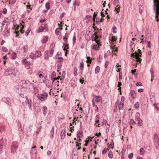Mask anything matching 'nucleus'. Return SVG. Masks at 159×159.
Segmentation results:
<instances>
[{
	"label": "nucleus",
	"mask_w": 159,
	"mask_h": 159,
	"mask_svg": "<svg viewBox=\"0 0 159 159\" xmlns=\"http://www.w3.org/2000/svg\"><path fill=\"white\" fill-rule=\"evenodd\" d=\"M154 2V11L155 13V18L157 21H158L159 20L158 18L159 13V0H153Z\"/></svg>",
	"instance_id": "obj_1"
},
{
	"label": "nucleus",
	"mask_w": 159,
	"mask_h": 159,
	"mask_svg": "<svg viewBox=\"0 0 159 159\" xmlns=\"http://www.w3.org/2000/svg\"><path fill=\"white\" fill-rule=\"evenodd\" d=\"M16 72L15 70L7 69L5 70L4 75H10L12 78L14 79V77L16 76Z\"/></svg>",
	"instance_id": "obj_2"
},
{
	"label": "nucleus",
	"mask_w": 159,
	"mask_h": 159,
	"mask_svg": "<svg viewBox=\"0 0 159 159\" xmlns=\"http://www.w3.org/2000/svg\"><path fill=\"white\" fill-rule=\"evenodd\" d=\"M132 57L134 58H135L136 60L137 61L140 62L141 60L140 58L142 55L141 51L138 49V52H135V53L132 54Z\"/></svg>",
	"instance_id": "obj_3"
},
{
	"label": "nucleus",
	"mask_w": 159,
	"mask_h": 159,
	"mask_svg": "<svg viewBox=\"0 0 159 159\" xmlns=\"http://www.w3.org/2000/svg\"><path fill=\"white\" fill-rule=\"evenodd\" d=\"M30 83L28 81L25 80H21L20 82V84L22 89H26V88L29 87Z\"/></svg>",
	"instance_id": "obj_4"
},
{
	"label": "nucleus",
	"mask_w": 159,
	"mask_h": 159,
	"mask_svg": "<svg viewBox=\"0 0 159 159\" xmlns=\"http://www.w3.org/2000/svg\"><path fill=\"white\" fill-rule=\"evenodd\" d=\"M7 144V141L6 139H3L2 138H0V152L5 148Z\"/></svg>",
	"instance_id": "obj_5"
},
{
	"label": "nucleus",
	"mask_w": 159,
	"mask_h": 159,
	"mask_svg": "<svg viewBox=\"0 0 159 159\" xmlns=\"http://www.w3.org/2000/svg\"><path fill=\"white\" fill-rule=\"evenodd\" d=\"M2 102L9 106H12L14 103V100L8 98L4 97L2 99Z\"/></svg>",
	"instance_id": "obj_6"
},
{
	"label": "nucleus",
	"mask_w": 159,
	"mask_h": 159,
	"mask_svg": "<svg viewBox=\"0 0 159 159\" xmlns=\"http://www.w3.org/2000/svg\"><path fill=\"white\" fill-rule=\"evenodd\" d=\"M18 143L16 142H13L11 147V153H14L17 149L18 146Z\"/></svg>",
	"instance_id": "obj_7"
},
{
	"label": "nucleus",
	"mask_w": 159,
	"mask_h": 159,
	"mask_svg": "<svg viewBox=\"0 0 159 159\" xmlns=\"http://www.w3.org/2000/svg\"><path fill=\"white\" fill-rule=\"evenodd\" d=\"M154 144L157 148H159V139L157 133H155L153 137Z\"/></svg>",
	"instance_id": "obj_8"
},
{
	"label": "nucleus",
	"mask_w": 159,
	"mask_h": 159,
	"mask_svg": "<svg viewBox=\"0 0 159 159\" xmlns=\"http://www.w3.org/2000/svg\"><path fill=\"white\" fill-rule=\"evenodd\" d=\"M48 96V94L46 93H44L43 94H38V98L41 101H45L47 99Z\"/></svg>",
	"instance_id": "obj_9"
},
{
	"label": "nucleus",
	"mask_w": 159,
	"mask_h": 159,
	"mask_svg": "<svg viewBox=\"0 0 159 159\" xmlns=\"http://www.w3.org/2000/svg\"><path fill=\"white\" fill-rule=\"evenodd\" d=\"M9 129L8 125H2L0 127V133L1 134H4L5 131H7Z\"/></svg>",
	"instance_id": "obj_10"
},
{
	"label": "nucleus",
	"mask_w": 159,
	"mask_h": 159,
	"mask_svg": "<svg viewBox=\"0 0 159 159\" xmlns=\"http://www.w3.org/2000/svg\"><path fill=\"white\" fill-rule=\"evenodd\" d=\"M25 103L26 105L27 106L29 107V109L31 111H32V101L31 100L28 99L27 97H26Z\"/></svg>",
	"instance_id": "obj_11"
},
{
	"label": "nucleus",
	"mask_w": 159,
	"mask_h": 159,
	"mask_svg": "<svg viewBox=\"0 0 159 159\" xmlns=\"http://www.w3.org/2000/svg\"><path fill=\"white\" fill-rule=\"evenodd\" d=\"M150 99L152 103H154L155 102V97L154 94L153 93L150 94Z\"/></svg>",
	"instance_id": "obj_12"
},
{
	"label": "nucleus",
	"mask_w": 159,
	"mask_h": 159,
	"mask_svg": "<svg viewBox=\"0 0 159 159\" xmlns=\"http://www.w3.org/2000/svg\"><path fill=\"white\" fill-rule=\"evenodd\" d=\"M23 89L19 85H16L14 88V90L17 93H19L20 91H22Z\"/></svg>",
	"instance_id": "obj_13"
},
{
	"label": "nucleus",
	"mask_w": 159,
	"mask_h": 159,
	"mask_svg": "<svg viewBox=\"0 0 159 159\" xmlns=\"http://www.w3.org/2000/svg\"><path fill=\"white\" fill-rule=\"evenodd\" d=\"M22 125L20 122L18 121L17 122L18 129L20 134H21L23 133L22 129L21 128Z\"/></svg>",
	"instance_id": "obj_14"
},
{
	"label": "nucleus",
	"mask_w": 159,
	"mask_h": 159,
	"mask_svg": "<svg viewBox=\"0 0 159 159\" xmlns=\"http://www.w3.org/2000/svg\"><path fill=\"white\" fill-rule=\"evenodd\" d=\"M42 111L43 115L44 116H45L48 112V108L46 106H44L43 107Z\"/></svg>",
	"instance_id": "obj_15"
},
{
	"label": "nucleus",
	"mask_w": 159,
	"mask_h": 159,
	"mask_svg": "<svg viewBox=\"0 0 159 159\" xmlns=\"http://www.w3.org/2000/svg\"><path fill=\"white\" fill-rule=\"evenodd\" d=\"M65 132H66V130L65 129H62L61 133V138L62 139H64L65 136Z\"/></svg>",
	"instance_id": "obj_16"
},
{
	"label": "nucleus",
	"mask_w": 159,
	"mask_h": 159,
	"mask_svg": "<svg viewBox=\"0 0 159 159\" xmlns=\"http://www.w3.org/2000/svg\"><path fill=\"white\" fill-rule=\"evenodd\" d=\"M98 34H98V33L97 32L94 33L93 34V36H95V38L94 39V40H95L96 39H98L99 38H100L101 37V36L100 34V33L99 32Z\"/></svg>",
	"instance_id": "obj_17"
},
{
	"label": "nucleus",
	"mask_w": 159,
	"mask_h": 159,
	"mask_svg": "<svg viewBox=\"0 0 159 159\" xmlns=\"http://www.w3.org/2000/svg\"><path fill=\"white\" fill-rule=\"evenodd\" d=\"M130 94L133 98H135L136 93L133 90H130Z\"/></svg>",
	"instance_id": "obj_18"
},
{
	"label": "nucleus",
	"mask_w": 159,
	"mask_h": 159,
	"mask_svg": "<svg viewBox=\"0 0 159 159\" xmlns=\"http://www.w3.org/2000/svg\"><path fill=\"white\" fill-rule=\"evenodd\" d=\"M49 52L48 51L46 50L45 52L44 59L45 60H47L49 59Z\"/></svg>",
	"instance_id": "obj_19"
},
{
	"label": "nucleus",
	"mask_w": 159,
	"mask_h": 159,
	"mask_svg": "<svg viewBox=\"0 0 159 159\" xmlns=\"http://www.w3.org/2000/svg\"><path fill=\"white\" fill-rule=\"evenodd\" d=\"M124 103L120 102L118 104V109L119 110H122L124 108Z\"/></svg>",
	"instance_id": "obj_20"
},
{
	"label": "nucleus",
	"mask_w": 159,
	"mask_h": 159,
	"mask_svg": "<svg viewBox=\"0 0 159 159\" xmlns=\"http://www.w3.org/2000/svg\"><path fill=\"white\" fill-rule=\"evenodd\" d=\"M102 99L99 96H96L95 98V101L97 102H101Z\"/></svg>",
	"instance_id": "obj_21"
},
{
	"label": "nucleus",
	"mask_w": 159,
	"mask_h": 159,
	"mask_svg": "<svg viewBox=\"0 0 159 159\" xmlns=\"http://www.w3.org/2000/svg\"><path fill=\"white\" fill-rule=\"evenodd\" d=\"M34 153H33L32 154H30V156L32 159H36V151H34Z\"/></svg>",
	"instance_id": "obj_22"
},
{
	"label": "nucleus",
	"mask_w": 159,
	"mask_h": 159,
	"mask_svg": "<svg viewBox=\"0 0 159 159\" xmlns=\"http://www.w3.org/2000/svg\"><path fill=\"white\" fill-rule=\"evenodd\" d=\"M141 119L140 118V115L139 113L137 112L135 114V119L137 121L138 120Z\"/></svg>",
	"instance_id": "obj_23"
},
{
	"label": "nucleus",
	"mask_w": 159,
	"mask_h": 159,
	"mask_svg": "<svg viewBox=\"0 0 159 159\" xmlns=\"http://www.w3.org/2000/svg\"><path fill=\"white\" fill-rule=\"evenodd\" d=\"M23 48L24 50V52L25 53H26V52H27L28 49V46L26 45H25L23 47Z\"/></svg>",
	"instance_id": "obj_24"
},
{
	"label": "nucleus",
	"mask_w": 159,
	"mask_h": 159,
	"mask_svg": "<svg viewBox=\"0 0 159 159\" xmlns=\"http://www.w3.org/2000/svg\"><path fill=\"white\" fill-rule=\"evenodd\" d=\"M30 57L32 59H35L36 58V54L31 53L30 55Z\"/></svg>",
	"instance_id": "obj_25"
},
{
	"label": "nucleus",
	"mask_w": 159,
	"mask_h": 159,
	"mask_svg": "<svg viewBox=\"0 0 159 159\" xmlns=\"http://www.w3.org/2000/svg\"><path fill=\"white\" fill-rule=\"evenodd\" d=\"M36 151V150L35 149V146L34 147H32L31 149V151L30 152V154H32L33 153H34V151Z\"/></svg>",
	"instance_id": "obj_26"
},
{
	"label": "nucleus",
	"mask_w": 159,
	"mask_h": 159,
	"mask_svg": "<svg viewBox=\"0 0 159 159\" xmlns=\"http://www.w3.org/2000/svg\"><path fill=\"white\" fill-rule=\"evenodd\" d=\"M136 124V122L134 121L133 119L130 120L129 122V124L130 125H134Z\"/></svg>",
	"instance_id": "obj_27"
},
{
	"label": "nucleus",
	"mask_w": 159,
	"mask_h": 159,
	"mask_svg": "<svg viewBox=\"0 0 159 159\" xmlns=\"http://www.w3.org/2000/svg\"><path fill=\"white\" fill-rule=\"evenodd\" d=\"M138 124L139 126H142L143 125V121L142 120L140 119L139 120H138Z\"/></svg>",
	"instance_id": "obj_28"
},
{
	"label": "nucleus",
	"mask_w": 159,
	"mask_h": 159,
	"mask_svg": "<svg viewBox=\"0 0 159 159\" xmlns=\"http://www.w3.org/2000/svg\"><path fill=\"white\" fill-rule=\"evenodd\" d=\"M140 154L141 155H143L145 152V151L143 148H141L140 149Z\"/></svg>",
	"instance_id": "obj_29"
},
{
	"label": "nucleus",
	"mask_w": 159,
	"mask_h": 159,
	"mask_svg": "<svg viewBox=\"0 0 159 159\" xmlns=\"http://www.w3.org/2000/svg\"><path fill=\"white\" fill-rule=\"evenodd\" d=\"M48 37L47 36H45L44 39L42 40V42L43 43H46L48 41Z\"/></svg>",
	"instance_id": "obj_30"
},
{
	"label": "nucleus",
	"mask_w": 159,
	"mask_h": 159,
	"mask_svg": "<svg viewBox=\"0 0 159 159\" xmlns=\"http://www.w3.org/2000/svg\"><path fill=\"white\" fill-rule=\"evenodd\" d=\"M100 70V67L99 66H96L95 69V73H96V74L98 73L99 72Z\"/></svg>",
	"instance_id": "obj_31"
},
{
	"label": "nucleus",
	"mask_w": 159,
	"mask_h": 159,
	"mask_svg": "<svg viewBox=\"0 0 159 159\" xmlns=\"http://www.w3.org/2000/svg\"><path fill=\"white\" fill-rule=\"evenodd\" d=\"M30 62H29L27 63H26L25 65V67L27 69H29L30 68Z\"/></svg>",
	"instance_id": "obj_32"
},
{
	"label": "nucleus",
	"mask_w": 159,
	"mask_h": 159,
	"mask_svg": "<svg viewBox=\"0 0 159 159\" xmlns=\"http://www.w3.org/2000/svg\"><path fill=\"white\" fill-rule=\"evenodd\" d=\"M68 36H69V34H67V33L65 34V36L63 37V40L65 41H66L67 40V37H68Z\"/></svg>",
	"instance_id": "obj_33"
},
{
	"label": "nucleus",
	"mask_w": 159,
	"mask_h": 159,
	"mask_svg": "<svg viewBox=\"0 0 159 159\" xmlns=\"http://www.w3.org/2000/svg\"><path fill=\"white\" fill-rule=\"evenodd\" d=\"M57 59V61L59 62H61L63 61V59L61 57H56Z\"/></svg>",
	"instance_id": "obj_34"
},
{
	"label": "nucleus",
	"mask_w": 159,
	"mask_h": 159,
	"mask_svg": "<svg viewBox=\"0 0 159 159\" xmlns=\"http://www.w3.org/2000/svg\"><path fill=\"white\" fill-rule=\"evenodd\" d=\"M84 63L83 62H80V69L83 70L84 69Z\"/></svg>",
	"instance_id": "obj_35"
},
{
	"label": "nucleus",
	"mask_w": 159,
	"mask_h": 159,
	"mask_svg": "<svg viewBox=\"0 0 159 159\" xmlns=\"http://www.w3.org/2000/svg\"><path fill=\"white\" fill-rule=\"evenodd\" d=\"M41 52L40 51H37L35 54H36V56L38 57H40L41 54Z\"/></svg>",
	"instance_id": "obj_36"
},
{
	"label": "nucleus",
	"mask_w": 159,
	"mask_h": 159,
	"mask_svg": "<svg viewBox=\"0 0 159 159\" xmlns=\"http://www.w3.org/2000/svg\"><path fill=\"white\" fill-rule=\"evenodd\" d=\"M87 60L86 61V62L87 63H89V64H90L92 62L91 60L90 59V57H87Z\"/></svg>",
	"instance_id": "obj_37"
},
{
	"label": "nucleus",
	"mask_w": 159,
	"mask_h": 159,
	"mask_svg": "<svg viewBox=\"0 0 159 159\" xmlns=\"http://www.w3.org/2000/svg\"><path fill=\"white\" fill-rule=\"evenodd\" d=\"M117 29L116 26L115 25H114L112 27V32L113 33H116V30Z\"/></svg>",
	"instance_id": "obj_38"
},
{
	"label": "nucleus",
	"mask_w": 159,
	"mask_h": 159,
	"mask_svg": "<svg viewBox=\"0 0 159 159\" xmlns=\"http://www.w3.org/2000/svg\"><path fill=\"white\" fill-rule=\"evenodd\" d=\"M76 38L75 36V33L74 35L73 36V45H74L75 44V43L76 42Z\"/></svg>",
	"instance_id": "obj_39"
},
{
	"label": "nucleus",
	"mask_w": 159,
	"mask_h": 159,
	"mask_svg": "<svg viewBox=\"0 0 159 159\" xmlns=\"http://www.w3.org/2000/svg\"><path fill=\"white\" fill-rule=\"evenodd\" d=\"M108 156L110 158H112L113 157V154L112 152H110L108 153Z\"/></svg>",
	"instance_id": "obj_40"
},
{
	"label": "nucleus",
	"mask_w": 159,
	"mask_h": 159,
	"mask_svg": "<svg viewBox=\"0 0 159 159\" xmlns=\"http://www.w3.org/2000/svg\"><path fill=\"white\" fill-rule=\"evenodd\" d=\"M54 50L53 48H52L50 50L49 54H50V57L52 56L53 54V52H54Z\"/></svg>",
	"instance_id": "obj_41"
},
{
	"label": "nucleus",
	"mask_w": 159,
	"mask_h": 159,
	"mask_svg": "<svg viewBox=\"0 0 159 159\" xmlns=\"http://www.w3.org/2000/svg\"><path fill=\"white\" fill-rule=\"evenodd\" d=\"M134 108L137 109L139 107V103L138 102H137L135 103L134 105Z\"/></svg>",
	"instance_id": "obj_42"
},
{
	"label": "nucleus",
	"mask_w": 159,
	"mask_h": 159,
	"mask_svg": "<svg viewBox=\"0 0 159 159\" xmlns=\"http://www.w3.org/2000/svg\"><path fill=\"white\" fill-rule=\"evenodd\" d=\"M60 76L57 77V78H51V80H53V82H55V81H58V80H59V79L60 80Z\"/></svg>",
	"instance_id": "obj_43"
},
{
	"label": "nucleus",
	"mask_w": 159,
	"mask_h": 159,
	"mask_svg": "<svg viewBox=\"0 0 159 159\" xmlns=\"http://www.w3.org/2000/svg\"><path fill=\"white\" fill-rule=\"evenodd\" d=\"M73 5L74 6H79L80 5V3H79L77 0H75L73 3Z\"/></svg>",
	"instance_id": "obj_44"
},
{
	"label": "nucleus",
	"mask_w": 159,
	"mask_h": 159,
	"mask_svg": "<svg viewBox=\"0 0 159 159\" xmlns=\"http://www.w3.org/2000/svg\"><path fill=\"white\" fill-rule=\"evenodd\" d=\"M119 0H114V4L116 6H118V4L119 2Z\"/></svg>",
	"instance_id": "obj_45"
},
{
	"label": "nucleus",
	"mask_w": 159,
	"mask_h": 159,
	"mask_svg": "<svg viewBox=\"0 0 159 159\" xmlns=\"http://www.w3.org/2000/svg\"><path fill=\"white\" fill-rule=\"evenodd\" d=\"M108 149L106 148H105L102 151V154H105L107 152Z\"/></svg>",
	"instance_id": "obj_46"
},
{
	"label": "nucleus",
	"mask_w": 159,
	"mask_h": 159,
	"mask_svg": "<svg viewBox=\"0 0 159 159\" xmlns=\"http://www.w3.org/2000/svg\"><path fill=\"white\" fill-rule=\"evenodd\" d=\"M143 9V7L142 6L139 5V12L140 13H141L142 12V10Z\"/></svg>",
	"instance_id": "obj_47"
},
{
	"label": "nucleus",
	"mask_w": 159,
	"mask_h": 159,
	"mask_svg": "<svg viewBox=\"0 0 159 159\" xmlns=\"http://www.w3.org/2000/svg\"><path fill=\"white\" fill-rule=\"evenodd\" d=\"M16 53L15 52H13L12 54V57L13 59H15L16 58Z\"/></svg>",
	"instance_id": "obj_48"
},
{
	"label": "nucleus",
	"mask_w": 159,
	"mask_h": 159,
	"mask_svg": "<svg viewBox=\"0 0 159 159\" xmlns=\"http://www.w3.org/2000/svg\"><path fill=\"white\" fill-rule=\"evenodd\" d=\"M16 0H10L9 2V4L13 5L16 2Z\"/></svg>",
	"instance_id": "obj_49"
},
{
	"label": "nucleus",
	"mask_w": 159,
	"mask_h": 159,
	"mask_svg": "<svg viewBox=\"0 0 159 159\" xmlns=\"http://www.w3.org/2000/svg\"><path fill=\"white\" fill-rule=\"evenodd\" d=\"M107 125L108 126V127H107L106 128V133L108 132L109 131V129L110 128V124H107Z\"/></svg>",
	"instance_id": "obj_50"
},
{
	"label": "nucleus",
	"mask_w": 159,
	"mask_h": 159,
	"mask_svg": "<svg viewBox=\"0 0 159 159\" xmlns=\"http://www.w3.org/2000/svg\"><path fill=\"white\" fill-rule=\"evenodd\" d=\"M107 124H108L107 122V121L106 120L103 119L102 122V125H107Z\"/></svg>",
	"instance_id": "obj_51"
},
{
	"label": "nucleus",
	"mask_w": 159,
	"mask_h": 159,
	"mask_svg": "<svg viewBox=\"0 0 159 159\" xmlns=\"http://www.w3.org/2000/svg\"><path fill=\"white\" fill-rule=\"evenodd\" d=\"M45 7L48 10L50 9V6L49 5V2H47L46 3L45 5Z\"/></svg>",
	"instance_id": "obj_52"
},
{
	"label": "nucleus",
	"mask_w": 159,
	"mask_h": 159,
	"mask_svg": "<svg viewBox=\"0 0 159 159\" xmlns=\"http://www.w3.org/2000/svg\"><path fill=\"white\" fill-rule=\"evenodd\" d=\"M29 62V61H27L26 59H24L23 60H22V63L23 64H24V65H25L26 63H27Z\"/></svg>",
	"instance_id": "obj_53"
},
{
	"label": "nucleus",
	"mask_w": 159,
	"mask_h": 159,
	"mask_svg": "<svg viewBox=\"0 0 159 159\" xmlns=\"http://www.w3.org/2000/svg\"><path fill=\"white\" fill-rule=\"evenodd\" d=\"M43 27L42 26H41L40 27H39L38 29V32H42L43 31Z\"/></svg>",
	"instance_id": "obj_54"
},
{
	"label": "nucleus",
	"mask_w": 159,
	"mask_h": 159,
	"mask_svg": "<svg viewBox=\"0 0 159 159\" xmlns=\"http://www.w3.org/2000/svg\"><path fill=\"white\" fill-rule=\"evenodd\" d=\"M2 50L3 51V52H7L8 51V50L7 48L4 47H2Z\"/></svg>",
	"instance_id": "obj_55"
},
{
	"label": "nucleus",
	"mask_w": 159,
	"mask_h": 159,
	"mask_svg": "<svg viewBox=\"0 0 159 159\" xmlns=\"http://www.w3.org/2000/svg\"><path fill=\"white\" fill-rule=\"evenodd\" d=\"M121 85V82H119L118 83L117 86L119 87L118 89V90H120L121 89V87L120 86Z\"/></svg>",
	"instance_id": "obj_56"
},
{
	"label": "nucleus",
	"mask_w": 159,
	"mask_h": 159,
	"mask_svg": "<svg viewBox=\"0 0 159 159\" xmlns=\"http://www.w3.org/2000/svg\"><path fill=\"white\" fill-rule=\"evenodd\" d=\"M98 47L97 45H95L93 46V49L95 50H97L98 49Z\"/></svg>",
	"instance_id": "obj_57"
},
{
	"label": "nucleus",
	"mask_w": 159,
	"mask_h": 159,
	"mask_svg": "<svg viewBox=\"0 0 159 159\" xmlns=\"http://www.w3.org/2000/svg\"><path fill=\"white\" fill-rule=\"evenodd\" d=\"M32 129V127L31 126H30L27 129V131L28 132H30Z\"/></svg>",
	"instance_id": "obj_58"
},
{
	"label": "nucleus",
	"mask_w": 159,
	"mask_h": 159,
	"mask_svg": "<svg viewBox=\"0 0 159 159\" xmlns=\"http://www.w3.org/2000/svg\"><path fill=\"white\" fill-rule=\"evenodd\" d=\"M56 74L55 73L54 71H53L52 73V77L51 78H54V77L55 76H56Z\"/></svg>",
	"instance_id": "obj_59"
},
{
	"label": "nucleus",
	"mask_w": 159,
	"mask_h": 159,
	"mask_svg": "<svg viewBox=\"0 0 159 159\" xmlns=\"http://www.w3.org/2000/svg\"><path fill=\"white\" fill-rule=\"evenodd\" d=\"M150 72L151 73V75H154V71L153 70V69L152 68H151L150 69Z\"/></svg>",
	"instance_id": "obj_60"
},
{
	"label": "nucleus",
	"mask_w": 159,
	"mask_h": 159,
	"mask_svg": "<svg viewBox=\"0 0 159 159\" xmlns=\"http://www.w3.org/2000/svg\"><path fill=\"white\" fill-rule=\"evenodd\" d=\"M59 29L58 28H57L55 30V34L57 35H59Z\"/></svg>",
	"instance_id": "obj_61"
},
{
	"label": "nucleus",
	"mask_w": 159,
	"mask_h": 159,
	"mask_svg": "<svg viewBox=\"0 0 159 159\" xmlns=\"http://www.w3.org/2000/svg\"><path fill=\"white\" fill-rule=\"evenodd\" d=\"M133 153H130V154H129L128 155V157L129 158L131 159L133 157Z\"/></svg>",
	"instance_id": "obj_62"
},
{
	"label": "nucleus",
	"mask_w": 159,
	"mask_h": 159,
	"mask_svg": "<svg viewBox=\"0 0 159 159\" xmlns=\"http://www.w3.org/2000/svg\"><path fill=\"white\" fill-rule=\"evenodd\" d=\"M2 12L3 14H6L7 13V9L6 8L3 9L2 11Z\"/></svg>",
	"instance_id": "obj_63"
},
{
	"label": "nucleus",
	"mask_w": 159,
	"mask_h": 159,
	"mask_svg": "<svg viewBox=\"0 0 159 159\" xmlns=\"http://www.w3.org/2000/svg\"><path fill=\"white\" fill-rule=\"evenodd\" d=\"M116 40V38L115 37L112 36L111 38V41L113 42H115Z\"/></svg>",
	"instance_id": "obj_64"
}]
</instances>
